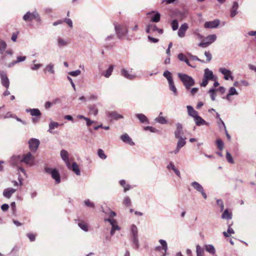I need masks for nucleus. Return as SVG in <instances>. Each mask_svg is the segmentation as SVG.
Listing matches in <instances>:
<instances>
[{"label":"nucleus","instance_id":"obj_13","mask_svg":"<svg viewBox=\"0 0 256 256\" xmlns=\"http://www.w3.org/2000/svg\"><path fill=\"white\" fill-rule=\"evenodd\" d=\"M10 163L12 166H20L22 163L21 156H13L10 158Z\"/></svg>","mask_w":256,"mask_h":256},{"label":"nucleus","instance_id":"obj_57","mask_svg":"<svg viewBox=\"0 0 256 256\" xmlns=\"http://www.w3.org/2000/svg\"><path fill=\"white\" fill-rule=\"evenodd\" d=\"M196 253L197 254H204V250L203 248L199 245H197L196 246Z\"/></svg>","mask_w":256,"mask_h":256},{"label":"nucleus","instance_id":"obj_51","mask_svg":"<svg viewBox=\"0 0 256 256\" xmlns=\"http://www.w3.org/2000/svg\"><path fill=\"white\" fill-rule=\"evenodd\" d=\"M178 16L181 19L186 18L188 16V12L186 11L179 12L178 14Z\"/></svg>","mask_w":256,"mask_h":256},{"label":"nucleus","instance_id":"obj_39","mask_svg":"<svg viewBox=\"0 0 256 256\" xmlns=\"http://www.w3.org/2000/svg\"><path fill=\"white\" fill-rule=\"evenodd\" d=\"M98 157L102 160H106L107 158L106 155L104 154V151L102 149H98Z\"/></svg>","mask_w":256,"mask_h":256},{"label":"nucleus","instance_id":"obj_22","mask_svg":"<svg viewBox=\"0 0 256 256\" xmlns=\"http://www.w3.org/2000/svg\"><path fill=\"white\" fill-rule=\"evenodd\" d=\"M186 108L188 116L192 117L194 119L198 116V112L196 111L192 106H187Z\"/></svg>","mask_w":256,"mask_h":256},{"label":"nucleus","instance_id":"obj_37","mask_svg":"<svg viewBox=\"0 0 256 256\" xmlns=\"http://www.w3.org/2000/svg\"><path fill=\"white\" fill-rule=\"evenodd\" d=\"M7 46L6 44L2 40L0 39V54H2L6 50Z\"/></svg>","mask_w":256,"mask_h":256},{"label":"nucleus","instance_id":"obj_28","mask_svg":"<svg viewBox=\"0 0 256 256\" xmlns=\"http://www.w3.org/2000/svg\"><path fill=\"white\" fill-rule=\"evenodd\" d=\"M60 124L57 122H50L49 124L48 132L50 134H54L53 130L56 128H58Z\"/></svg>","mask_w":256,"mask_h":256},{"label":"nucleus","instance_id":"obj_12","mask_svg":"<svg viewBox=\"0 0 256 256\" xmlns=\"http://www.w3.org/2000/svg\"><path fill=\"white\" fill-rule=\"evenodd\" d=\"M60 155L62 159L68 168H70V162L68 158V152L65 150L60 151Z\"/></svg>","mask_w":256,"mask_h":256},{"label":"nucleus","instance_id":"obj_47","mask_svg":"<svg viewBox=\"0 0 256 256\" xmlns=\"http://www.w3.org/2000/svg\"><path fill=\"white\" fill-rule=\"evenodd\" d=\"M216 144L218 148L220 150H222L224 148V144L223 142L220 139H218L216 141Z\"/></svg>","mask_w":256,"mask_h":256},{"label":"nucleus","instance_id":"obj_36","mask_svg":"<svg viewBox=\"0 0 256 256\" xmlns=\"http://www.w3.org/2000/svg\"><path fill=\"white\" fill-rule=\"evenodd\" d=\"M208 93L210 94L212 100V101L215 100L216 96V90L213 88H210L208 91Z\"/></svg>","mask_w":256,"mask_h":256},{"label":"nucleus","instance_id":"obj_9","mask_svg":"<svg viewBox=\"0 0 256 256\" xmlns=\"http://www.w3.org/2000/svg\"><path fill=\"white\" fill-rule=\"evenodd\" d=\"M120 74L125 78L130 80H134L136 78V75L135 74L132 72V69L130 70H128L125 68H122L121 70Z\"/></svg>","mask_w":256,"mask_h":256},{"label":"nucleus","instance_id":"obj_16","mask_svg":"<svg viewBox=\"0 0 256 256\" xmlns=\"http://www.w3.org/2000/svg\"><path fill=\"white\" fill-rule=\"evenodd\" d=\"M220 24L218 20H215L213 21L206 22L204 23V26L207 28H214L218 27Z\"/></svg>","mask_w":256,"mask_h":256},{"label":"nucleus","instance_id":"obj_18","mask_svg":"<svg viewBox=\"0 0 256 256\" xmlns=\"http://www.w3.org/2000/svg\"><path fill=\"white\" fill-rule=\"evenodd\" d=\"M203 77L208 80H214V76L212 72L209 70L208 68H206L204 70V74Z\"/></svg>","mask_w":256,"mask_h":256},{"label":"nucleus","instance_id":"obj_59","mask_svg":"<svg viewBox=\"0 0 256 256\" xmlns=\"http://www.w3.org/2000/svg\"><path fill=\"white\" fill-rule=\"evenodd\" d=\"M42 66V64H34L31 66V69L34 70H36L40 68V67Z\"/></svg>","mask_w":256,"mask_h":256},{"label":"nucleus","instance_id":"obj_62","mask_svg":"<svg viewBox=\"0 0 256 256\" xmlns=\"http://www.w3.org/2000/svg\"><path fill=\"white\" fill-rule=\"evenodd\" d=\"M144 129L145 130H149L150 132H156V130L155 128H152V126H147L145 127L144 128Z\"/></svg>","mask_w":256,"mask_h":256},{"label":"nucleus","instance_id":"obj_6","mask_svg":"<svg viewBox=\"0 0 256 256\" xmlns=\"http://www.w3.org/2000/svg\"><path fill=\"white\" fill-rule=\"evenodd\" d=\"M130 231L132 244L135 246L134 248L138 249L139 248V244L137 227L134 224L132 225Z\"/></svg>","mask_w":256,"mask_h":256},{"label":"nucleus","instance_id":"obj_31","mask_svg":"<svg viewBox=\"0 0 256 256\" xmlns=\"http://www.w3.org/2000/svg\"><path fill=\"white\" fill-rule=\"evenodd\" d=\"M26 112H30V115L32 116H38L41 115V112L38 108L26 109Z\"/></svg>","mask_w":256,"mask_h":256},{"label":"nucleus","instance_id":"obj_11","mask_svg":"<svg viewBox=\"0 0 256 256\" xmlns=\"http://www.w3.org/2000/svg\"><path fill=\"white\" fill-rule=\"evenodd\" d=\"M28 144L30 150L35 152L40 144V141L36 138H32L29 140Z\"/></svg>","mask_w":256,"mask_h":256},{"label":"nucleus","instance_id":"obj_49","mask_svg":"<svg viewBox=\"0 0 256 256\" xmlns=\"http://www.w3.org/2000/svg\"><path fill=\"white\" fill-rule=\"evenodd\" d=\"M229 95L234 96V95H238V93L237 92L235 88L232 86L230 87L228 90Z\"/></svg>","mask_w":256,"mask_h":256},{"label":"nucleus","instance_id":"obj_42","mask_svg":"<svg viewBox=\"0 0 256 256\" xmlns=\"http://www.w3.org/2000/svg\"><path fill=\"white\" fill-rule=\"evenodd\" d=\"M113 69H114V66L112 65H110L109 66V68H108V69L106 70L105 74H104V76L107 78H109L112 74Z\"/></svg>","mask_w":256,"mask_h":256},{"label":"nucleus","instance_id":"obj_30","mask_svg":"<svg viewBox=\"0 0 256 256\" xmlns=\"http://www.w3.org/2000/svg\"><path fill=\"white\" fill-rule=\"evenodd\" d=\"M104 220L108 221L112 225V229L114 230H120V226L117 225L116 222L114 219L108 218L105 219Z\"/></svg>","mask_w":256,"mask_h":256},{"label":"nucleus","instance_id":"obj_64","mask_svg":"<svg viewBox=\"0 0 256 256\" xmlns=\"http://www.w3.org/2000/svg\"><path fill=\"white\" fill-rule=\"evenodd\" d=\"M9 208V206L8 204H4L2 205L1 209L3 212H6L8 210Z\"/></svg>","mask_w":256,"mask_h":256},{"label":"nucleus","instance_id":"obj_53","mask_svg":"<svg viewBox=\"0 0 256 256\" xmlns=\"http://www.w3.org/2000/svg\"><path fill=\"white\" fill-rule=\"evenodd\" d=\"M81 71L79 70H77L75 71H72L68 72V74L72 76H77L80 75Z\"/></svg>","mask_w":256,"mask_h":256},{"label":"nucleus","instance_id":"obj_19","mask_svg":"<svg viewBox=\"0 0 256 256\" xmlns=\"http://www.w3.org/2000/svg\"><path fill=\"white\" fill-rule=\"evenodd\" d=\"M188 24L186 23H184L182 24L178 29V34L180 38H184L185 36V33L188 29Z\"/></svg>","mask_w":256,"mask_h":256},{"label":"nucleus","instance_id":"obj_8","mask_svg":"<svg viewBox=\"0 0 256 256\" xmlns=\"http://www.w3.org/2000/svg\"><path fill=\"white\" fill-rule=\"evenodd\" d=\"M191 186L194 188V189L196 190L198 192H200L204 199H206L207 195L204 192L202 186L200 184L196 182H193L191 183Z\"/></svg>","mask_w":256,"mask_h":256},{"label":"nucleus","instance_id":"obj_34","mask_svg":"<svg viewBox=\"0 0 256 256\" xmlns=\"http://www.w3.org/2000/svg\"><path fill=\"white\" fill-rule=\"evenodd\" d=\"M159 242L162 245V250L164 251V253L163 254L162 256H166V252L168 250L167 243L166 241L164 240H160Z\"/></svg>","mask_w":256,"mask_h":256},{"label":"nucleus","instance_id":"obj_38","mask_svg":"<svg viewBox=\"0 0 256 256\" xmlns=\"http://www.w3.org/2000/svg\"><path fill=\"white\" fill-rule=\"evenodd\" d=\"M178 140L177 143V146H178L180 148H182L186 144V138H178Z\"/></svg>","mask_w":256,"mask_h":256},{"label":"nucleus","instance_id":"obj_2","mask_svg":"<svg viewBox=\"0 0 256 256\" xmlns=\"http://www.w3.org/2000/svg\"><path fill=\"white\" fill-rule=\"evenodd\" d=\"M163 76L166 78L168 82L169 89L172 92L174 96H178V92L174 85L172 73L168 70H165L163 73Z\"/></svg>","mask_w":256,"mask_h":256},{"label":"nucleus","instance_id":"obj_48","mask_svg":"<svg viewBox=\"0 0 256 256\" xmlns=\"http://www.w3.org/2000/svg\"><path fill=\"white\" fill-rule=\"evenodd\" d=\"M78 226L80 228L84 230V232H88V226L86 224L83 222H80L78 224Z\"/></svg>","mask_w":256,"mask_h":256},{"label":"nucleus","instance_id":"obj_21","mask_svg":"<svg viewBox=\"0 0 256 256\" xmlns=\"http://www.w3.org/2000/svg\"><path fill=\"white\" fill-rule=\"evenodd\" d=\"M120 140L125 143L128 144L130 146L134 145L132 139L127 134H124L120 136Z\"/></svg>","mask_w":256,"mask_h":256},{"label":"nucleus","instance_id":"obj_1","mask_svg":"<svg viewBox=\"0 0 256 256\" xmlns=\"http://www.w3.org/2000/svg\"><path fill=\"white\" fill-rule=\"evenodd\" d=\"M178 76L187 90H190L191 86L194 85V79L188 75L178 73Z\"/></svg>","mask_w":256,"mask_h":256},{"label":"nucleus","instance_id":"obj_33","mask_svg":"<svg viewBox=\"0 0 256 256\" xmlns=\"http://www.w3.org/2000/svg\"><path fill=\"white\" fill-rule=\"evenodd\" d=\"M222 218L226 220H231L232 218V213L229 212L228 209L224 210L222 215Z\"/></svg>","mask_w":256,"mask_h":256},{"label":"nucleus","instance_id":"obj_46","mask_svg":"<svg viewBox=\"0 0 256 256\" xmlns=\"http://www.w3.org/2000/svg\"><path fill=\"white\" fill-rule=\"evenodd\" d=\"M171 26L173 30H176L178 28V24L176 20H174L171 22Z\"/></svg>","mask_w":256,"mask_h":256},{"label":"nucleus","instance_id":"obj_29","mask_svg":"<svg viewBox=\"0 0 256 256\" xmlns=\"http://www.w3.org/2000/svg\"><path fill=\"white\" fill-rule=\"evenodd\" d=\"M69 169L72 170L77 176L80 174L78 166L76 162H73L72 165L70 164V168Z\"/></svg>","mask_w":256,"mask_h":256},{"label":"nucleus","instance_id":"obj_63","mask_svg":"<svg viewBox=\"0 0 256 256\" xmlns=\"http://www.w3.org/2000/svg\"><path fill=\"white\" fill-rule=\"evenodd\" d=\"M27 236L28 238L31 242H33L35 240V235L33 234L29 233L27 234Z\"/></svg>","mask_w":256,"mask_h":256},{"label":"nucleus","instance_id":"obj_4","mask_svg":"<svg viewBox=\"0 0 256 256\" xmlns=\"http://www.w3.org/2000/svg\"><path fill=\"white\" fill-rule=\"evenodd\" d=\"M216 38L215 34L208 35L198 44V46L203 48H207L216 41Z\"/></svg>","mask_w":256,"mask_h":256},{"label":"nucleus","instance_id":"obj_54","mask_svg":"<svg viewBox=\"0 0 256 256\" xmlns=\"http://www.w3.org/2000/svg\"><path fill=\"white\" fill-rule=\"evenodd\" d=\"M220 122H221L222 126H224V130H225L226 134V136L228 139V140H230V138H231L230 136L228 134V131L226 130V126H225V124H224V122L220 118Z\"/></svg>","mask_w":256,"mask_h":256},{"label":"nucleus","instance_id":"obj_44","mask_svg":"<svg viewBox=\"0 0 256 256\" xmlns=\"http://www.w3.org/2000/svg\"><path fill=\"white\" fill-rule=\"evenodd\" d=\"M188 56L192 60H196V61L200 62H202V63L204 62V60H202L200 59L199 58H198V56H196L192 55L190 53H188Z\"/></svg>","mask_w":256,"mask_h":256},{"label":"nucleus","instance_id":"obj_56","mask_svg":"<svg viewBox=\"0 0 256 256\" xmlns=\"http://www.w3.org/2000/svg\"><path fill=\"white\" fill-rule=\"evenodd\" d=\"M216 204L218 206H220V211L222 212V210H224V204L222 200H216Z\"/></svg>","mask_w":256,"mask_h":256},{"label":"nucleus","instance_id":"obj_45","mask_svg":"<svg viewBox=\"0 0 256 256\" xmlns=\"http://www.w3.org/2000/svg\"><path fill=\"white\" fill-rule=\"evenodd\" d=\"M123 204L126 206H130L131 204V200L128 196H126L124 198Z\"/></svg>","mask_w":256,"mask_h":256},{"label":"nucleus","instance_id":"obj_50","mask_svg":"<svg viewBox=\"0 0 256 256\" xmlns=\"http://www.w3.org/2000/svg\"><path fill=\"white\" fill-rule=\"evenodd\" d=\"M226 159L228 162L230 164H234V160L230 154L228 152H226Z\"/></svg>","mask_w":256,"mask_h":256},{"label":"nucleus","instance_id":"obj_58","mask_svg":"<svg viewBox=\"0 0 256 256\" xmlns=\"http://www.w3.org/2000/svg\"><path fill=\"white\" fill-rule=\"evenodd\" d=\"M208 80L203 77L202 82L200 84V86L202 87H206L208 84Z\"/></svg>","mask_w":256,"mask_h":256},{"label":"nucleus","instance_id":"obj_55","mask_svg":"<svg viewBox=\"0 0 256 256\" xmlns=\"http://www.w3.org/2000/svg\"><path fill=\"white\" fill-rule=\"evenodd\" d=\"M204 56H206V59H207L206 60V62H210L212 60V54L210 53V52L206 51L204 52Z\"/></svg>","mask_w":256,"mask_h":256},{"label":"nucleus","instance_id":"obj_7","mask_svg":"<svg viewBox=\"0 0 256 256\" xmlns=\"http://www.w3.org/2000/svg\"><path fill=\"white\" fill-rule=\"evenodd\" d=\"M23 19L25 21L31 22L35 20L38 22H40L41 19L38 14L34 11L32 12H27L24 16Z\"/></svg>","mask_w":256,"mask_h":256},{"label":"nucleus","instance_id":"obj_40","mask_svg":"<svg viewBox=\"0 0 256 256\" xmlns=\"http://www.w3.org/2000/svg\"><path fill=\"white\" fill-rule=\"evenodd\" d=\"M89 110L90 114L94 116H96L98 112V110L95 105L90 106Z\"/></svg>","mask_w":256,"mask_h":256},{"label":"nucleus","instance_id":"obj_10","mask_svg":"<svg viewBox=\"0 0 256 256\" xmlns=\"http://www.w3.org/2000/svg\"><path fill=\"white\" fill-rule=\"evenodd\" d=\"M218 71L224 76V78L226 80H228L230 79L232 80L234 78L233 76H232V72L226 68H220L218 70Z\"/></svg>","mask_w":256,"mask_h":256},{"label":"nucleus","instance_id":"obj_52","mask_svg":"<svg viewBox=\"0 0 256 256\" xmlns=\"http://www.w3.org/2000/svg\"><path fill=\"white\" fill-rule=\"evenodd\" d=\"M84 204L86 206L90 208H94V202H91L89 199H87L84 201Z\"/></svg>","mask_w":256,"mask_h":256},{"label":"nucleus","instance_id":"obj_23","mask_svg":"<svg viewBox=\"0 0 256 256\" xmlns=\"http://www.w3.org/2000/svg\"><path fill=\"white\" fill-rule=\"evenodd\" d=\"M16 192V190L13 188H6L3 191V196L6 198H10Z\"/></svg>","mask_w":256,"mask_h":256},{"label":"nucleus","instance_id":"obj_24","mask_svg":"<svg viewBox=\"0 0 256 256\" xmlns=\"http://www.w3.org/2000/svg\"><path fill=\"white\" fill-rule=\"evenodd\" d=\"M52 178L55 180L56 184H59L60 182V174L58 170L54 168L51 174Z\"/></svg>","mask_w":256,"mask_h":256},{"label":"nucleus","instance_id":"obj_25","mask_svg":"<svg viewBox=\"0 0 256 256\" xmlns=\"http://www.w3.org/2000/svg\"><path fill=\"white\" fill-rule=\"evenodd\" d=\"M238 8V2H234L230 10V16L231 18H234L238 14L237 10Z\"/></svg>","mask_w":256,"mask_h":256},{"label":"nucleus","instance_id":"obj_14","mask_svg":"<svg viewBox=\"0 0 256 256\" xmlns=\"http://www.w3.org/2000/svg\"><path fill=\"white\" fill-rule=\"evenodd\" d=\"M0 76L2 85L8 89L10 86V81L6 74L4 71H0Z\"/></svg>","mask_w":256,"mask_h":256},{"label":"nucleus","instance_id":"obj_20","mask_svg":"<svg viewBox=\"0 0 256 256\" xmlns=\"http://www.w3.org/2000/svg\"><path fill=\"white\" fill-rule=\"evenodd\" d=\"M56 44L59 48H64L68 45V41L66 39L58 36L57 38Z\"/></svg>","mask_w":256,"mask_h":256},{"label":"nucleus","instance_id":"obj_61","mask_svg":"<svg viewBox=\"0 0 256 256\" xmlns=\"http://www.w3.org/2000/svg\"><path fill=\"white\" fill-rule=\"evenodd\" d=\"M178 58L180 60L182 61V62H184L186 60V59L187 58H186L184 54H183L182 53L179 54H178Z\"/></svg>","mask_w":256,"mask_h":256},{"label":"nucleus","instance_id":"obj_43","mask_svg":"<svg viewBox=\"0 0 256 256\" xmlns=\"http://www.w3.org/2000/svg\"><path fill=\"white\" fill-rule=\"evenodd\" d=\"M155 120L161 124H166L167 123V120L163 116H159L156 118Z\"/></svg>","mask_w":256,"mask_h":256},{"label":"nucleus","instance_id":"obj_5","mask_svg":"<svg viewBox=\"0 0 256 256\" xmlns=\"http://www.w3.org/2000/svg\"><path fill=\"white\" fill-rule=\"evenodd\" d=\"M114 28L117 36L120 39L122 38L128 33V28L125 25L116 24Z\"/></svg>","mask_w":256,"mask_h":256},{"label":"nucleus","instance_id":"obj_27","mask_svg":"<svg viewBox=\"0 0 256 256\" xmlns=\"http://www.w3.org/2000/svg\"><path fill=\"white\" fill-rule=\"evenodd\" d=\"M135 116L140 122L146 124L149 123L148 118L144 114H137Z\"/></svg>","mask_w":256,"mask_h":256},{"label":"nucleus","instance_id":"obj_32","mask_svg":"<svg viewBox=\"0 0 256 256\" xmlns=\"http://www.w3.org/2000/svg\"><path fill=\"white\" fill-rule=\"evenodd\" d=\"M205 250L212 255L216 254V249L214 246L212 244H206L204 245Z\"/></svg>","mask_w":256,"mask_h":256},{"label":"nucleus","instance_id":"obj_35","mask_svg":"<svg viewBox=\"0 0 256 256\" xmlns=\"http://www.w3.org/2000/svg\"><path fill=\"white\" fill-rule=\"evenodd\" d=\"M45 70L50 74H54V64L52 63H50L46 66Z\"/></svg>","mask_w":256,"mask_h":256},{"label":"nucleus","instance_id":"obj_3","mask_svg":"<svg viewBox=\"0 0 256 256\" xmlns=\"http://www.w3.org/2000/svg\"><path fill=\"white\" fill-rule=\"evenodd\" d=\"M22 157V162L28 166H32L34 164L35 158L30 152L24 154Z\"/></svg>","mask_w":256,"mask_h":256},{"label":"nucleus","instance_id":"obj_15","mask_svg":"<svg viewBox=\"0 0 256 256\" xmlns=\"http://www.w3.org/2000/svg\"><path fill=\"white\" fill-rule=\"evenodd\" d=\"M106 116L110 120H118L124 118L122 115L118 114L116 112H106Z\"/></svg>","mask_w":256,"mask_h":256},{"label":"nucleus","instance_id":"obj_60","mask_svg":"<svg viewBox=\"0 0 256 256\" xmlns=\"http://www.w3.org/2000/svg\"><path fill=\"white\" fill-rule=\"evenodd\" d=\"M148 40L152 43H156L158 42V40L156 38H154L150 36H148Z\"/></svg>","mask_w":256,"mask_h":256},{"label":"nucleus","instance_id":"obj_41","mask_svg":"<svg viewBox=\"0 0 256 256\" xmlns=\"http://www.w3.org/2000/svg\"><path fill=\"white\" fill-rule=\"evenodd\" d=\"M160 14L156 12V14L151 18V21L154 22H158L160 20Z\"/></svg>","mask_w":256,"mask_h":256},{"label":"nucleus","instance_id":"obj_17","mask_svg":"<svg viewBox=\"0 0 256 256\" xmlns=\"http://www.w3.org/2000/svg\"><path fill=\"white\" fill-rule=\"evenodd\" d=\"M176 130L174 132L175 137L177 138H182L184 135L182 126L180 123L176 124Z\"/></svg>","mask_w":256,"mask_h":256},{"label":"nucleus","instance_id":"obj_26","mask_svg":"<svg viewBox=\"0 0 256 256\" xmlns=\"http://www.w3.org/2000/svg\"><path fill=\"white\" fill-rule=\"evenodd\" d=\"M194 121L197 126H200L202 125H208V124L199 116H196L194 119Z\"/></svg>","mask_w":256,"mask_h":256}]
</instances>
